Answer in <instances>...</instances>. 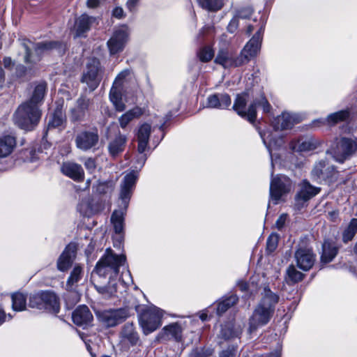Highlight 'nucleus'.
I'll list each match as a JSON object with an SVG mask.
<instances>
[{
	"label": "nucleus",
	"instance_id": "nucleus-1",
	"mask_svg": "<svg viewBox=\"0 0 357 357\" xmlns=\"http://www.w3.org/2000/svg\"><path fill=\"white\" fill-rule=\"evenodd\" d=\"M279 297L265 287L262 298L248 319V333L252 335L258 328L266 325L272 318Z\"/></svg>",
	"mask_w": 357,
	"mask_h": 357
},
{
	"label": "nucleus",
	"instance_id": "nucleus-2",
	"mask_svg": "<svg viewBox=\"0 0 357 357\" xmlns=\"http://www.w3.org/2000/svg\"><path fill=\"white\" fill-rule=\"evenodd\" d=\"M248 99V92L238 94L234 101L233 109L239 116L246 118L250 122L253 123L256 119L257 107H261L265 113H268L271 111V106L263 95H261L259 98L254 100L249 107L246 109V104Z\"/></svg>",
	"mask_w": 357,
	"mask_h": 357
},
{
	"label": "nucleus",
	"instance_id": "nucleus-3",
	"mask_svg": "<svg viewBox=\"0 0 357 357\" xmlns=\"http://www.w3.org/2000/svg\"><path fill=\"white\" fill-rule=\"evenodd\" d=\"M125 261L124 255H118L107 248L97 262L94 271L100 278L112 279L118 275L119 268L124 264Z\"/></svg>",
	"mask_w": 357,
	"mask_h": 357
},
{
	"label": "nucleus",
	"instance_id": "nucleus-4",
	"mask_svg": "<svg viewBox=\"0 0 357 357\" xmlns=\"http://www.w3.org/2000/svg\"><path fill=\"white\" fill-rule=\"evenodd\" d=\"M41 117L39 107L25 102L21 104L13 114L14 123L26 131L33 130Z\"/></svg>",
	"mask_w": 357,
	"mask_h": 357
},
{
	"label": "nucleus",
	"instance_id": "nucleus-5",
	"mask_svg": "<svg viewBox=\"0 0 357 357\" xmlns=\"http://www.w3.org/2000/svg\"><path fill=\"white\" fill-rule=\"evenodd\" d=\"M22 45L25 52L24 61L30 64H35L40 61L43 54L63 47L62 43L58 41L50 40L33 43L27 39L22 40Z\"/></svg>",
	"mask_w": 357,
	"mask_h": 357
},
{
	"label": "nucleus",
	"instance_id": "nucleus-6",
	"mask_svg": "<svg viewBox=\"0 0 357 357\" xmlns=\"http://www.w3.org/2000/svg\"><path fill=\"white\" fill-rule=\"evenodd\" d=\"M164 314L165 312L155 305L144 309L140 313L138 319L139 324L143 333L148 335L160 327Z\"/></svg>",
	"mask_w": 357,
	"mask_h": 357
},
{
	"label": "nucleus",
	"instance_id": "nucleus-7",
	"mask_svg": "<svg viewBox=\"0 0 357 357\" xmlns=\"http://www.w3.org/2000/svg\"><path fill=\"white\" fill-rule=\"evenodd\" d=\"M103 73V68L100 60L93 57L88 59L80 82L86 84L90 92L93 91L100 84Z\"/></svg>",
	"mask_w": 357,
	"mask_h": 357
},
{
	"label": "nucleus",
	"instance_id": "nucleus-8",
	"mask_svg": "<svg viewBox=\"0 0 357 357\" xmlns=\"http://www.w3.org/2000/svg\"><path fill=\"white\" fill-rule=\"evenodd\" d=\"M151 133V125L149 123L139 124L137 134L138 155L135 160V169H141L147 159L145 151L148 149L150 135Z\"/></svg>",
	"mask_w": 357,
	"mask_h": 357
},
{
	"label": "nucleus",
	"instance_id": "nucleus-9",
	"mask_svg": "<svg viewBox=\"0 0 357 357\" xmlns=\"http://www.w3.org/2000/svg\"><path fill=\"white\" fill-rule=\"evenodd\" d=\"M131 310L128 307L109 309L98 312L97 317L99 321L106 327H114L130 317Z\"/></svg>",
	"mask_w": 357,
	"mask_h": 357
},
{
	"label": "nucleus",
	"instance_id": "nucleus-10",
	"mask_svg": "<svg viewBox=\"0 0 357 357\" xmlns=\"http://www.w3.org/2000/svg\"><path fill=\"white\" fill-rule=\"evenodd\" d=\"M356 150L357 139L356 138L342 137L337 139L335 145L332 147L331 154L336 161L343 162Z\"/></svg>",
	"mask_w": 357,
	"mask_h": 357
},
{
	"label": "nucleus",
	"instance_id": "nucleus-11",
	"mask_svg": "<svg viewBox=\"0 0 357 357\" xmlns=\"http://www.w3.org/2000/svg\"><path fill=\"white\" fill-rule=\"evenodd\" d=\"M129 73L130 72L128 70L121 71L114 79L109 91V100L115 109L118 112H123L126 109V105L123 101L122 93L124 79Z\"/></svg>",
	"mask_w": 357,
	"mask_h": 357
},
{
	"label": "nucleus",
	"instance_id": "nucleus-12",
	"mask_svg": "<svg viewBox=\"0 0 357 357\" xmlns=\"http://www.w3.org/2000/svg\"><path fill=\"white\" fill-rule=\"evenodd\" d=\"M264 24L255 33L252 38L245 44L241 51L240 56L243 64L248 63L252 59L256 57L261 49Z\"/></svg>",
	"mask_w": 357,
	"mask_h": 357
},
{
	"label": "nucleus",
	"instance_id": "nucleus-13",
	"mask_svg": "<svg viewBox=\"0 0 357 357\" xmlns=\"http://www.w3.org/2000/svg\"><path fill=\"white\" fill-rule=\"evenodd\" d=\"M98 142L99 135L96 128L82 130L76 135L75 139L76 147L83 151L95 149Z\"/></svg>",
	"mask_w": 357,
	"mask_h": 357
},
{
	"label": "nucleus",
	"instance_id": "nucleus-14",
	"mask_svg": "<svg viewBox=\"0 0 357 357\" xmlns=\"http://www.w3.org/2000/svg\"><path fill=\"white\" fill-rule=\"evenodd\" d=\"M291 187L290 179L285 176H278L271 181L270 197L277 204L282 196L287 193Z\"/></svg>",
	"mask_w": 357,
	"mask_h": 357
},
{
	"label": "nucleus",
	"instance_id": "nucleus-15",
	"mask_svg": "<svg viewBox=\"0 0 357 357\" xmlns=\"http://www.w3.org/2000/svg\"><path fill=\"white\" fill-rule=\"evenodd\" d=\"M336 174L333 165L324 160L317 162L312 170V178L319 182H331L336 178Z\"/></svg>",
	"mask_w": 357,
	"mask_h": 357
},
{
	"label": "nucleus",
	"instance_id": "nucleus-16",
	"mask_svg": "<svg viewBox=\"0 0 357 357\" xmlns=\"http://www.w3.org/2000/svg\"><path fill=\"white\" fill-rule=\"evenodd\" d=\"M92 105L93 100L85 95H81L77 99L75 107L70 110V120L73 122L84 121Z\"/></svg>",
	"mask_w": 357,
	"mask_h": 357
},
{
	"label": "nucleus",
	"instance_id": "nucleus-17",
	"mask_svg": "<svg viewBox=\"0 0 357 357\" xmlns=\"http://www.w3.org/2000/svg\"><path fill=\"white\" fill-rule=\"evenodd\" d=\"M134 186V171L127 174L121 185L119 193V207L126 209L132 196V189Z\"/></svg>",
	"mask_w": 357,
	"mask_h": 357
},
{
	"label": "nucleus",
	"instance_id": "nucleus-18",
	"mask_svg": "<svg viewBox=\"0 0 357 357\" xmlns=\"http://www.w3.org/2000/svg\"><path fill=\"white\" fill-rule=\"evenodd\" d=\"M128 33L126 26L116 30L107 41V46L111 54H115L123 50L128 40Z\"/></svg>",
	"mask_w": 357,
	"mask_h": 357
},
{
	"label": "nucleus",
	"instance_id": "nucleus-19",
	"mask_svg": "<svg viewBox=\"0 0 357 357\" xmlns=\"http://www.w3.org/2000/svg\"><path fill=\"white\" fill-rule=\"evenodd\" d=\"M215 62L224 68H236L243 65L240 55L234 56L228 50H220L215 57Z\"/></svg>",
	"mask_w": 357,
	"mask_h": 357
},
{
	"label": "nucleus",
	"instance_id": "nucleus-20",
	"mask_svg": "<svg viewBox=\"0 0 357 357\" xmlns=\"http://www.w3.org/2000/svg\"><path fill=\"white\" fill-rule=\"evenodd\" d=\"M297 266L304 271H309L314 264L315 256L311 249L299 248L295 253Z\"/></svg>",
	"mask_w": 357,
	"mask_h": 357
},
{
	"label": "nucleus",
	"instance_id": "nucleus-21",
	"mask_svg": "<svg viewBox=\"0 0 357 357\" xmlns=\"http://www.w3.org/2000/svg\"><path fill=\"white\" fill-rule=\"evenodd\" d=\"M301 121L299 115L289 112H283L277 116L273 121V126L275 130L291 128L295 123Z\"/></svg>",
	"mask_w": 357,
	"mask_h": 357
},
{
	"label": "nucleus",
	"instance_id": "nucleus-22",
	"mask_svg": "<svg viewBox=\"0 0 357 357\" xmlns=\"http://www.w3.org/2000/svg\"><path fill=\"white\" fill-rule=\"evenodd\" d=\"M321 145V142L312 137H303L291 142L290 147L292 150L298 152L310 151L317 149Z\"/></svg>",
	"mask_w": 357,
	"mask_h": 357
},
{
	"label": "nucleus",
	"instance_id": "nucleus-23",
	"mask_svg": "<svg viewBox=\"0 0 357 357\" xmlns=\"http://www.w3.org/2000/svg\"><path fill=\"white\" fill-rule=\"evenodd\" d=\"M96 21V17L89 16L85 13L76 18L73 27L75 36L85 37V33L91 29V27Z\"/></svg>",
	"mask_w": 357,
	"mask_h": 357
},
{
	"label": "nucleus",
	"instance_id": "nucleus-24",
	"mask_svg": "<svg viewBox=\"0 0 357 357\" xmlns=\"http://www.w3.org/2000/svg\"><path fill=\"white\" fill-rule=\"evenodd\" d=\"M76 250V245L74 243H69L66 247L57 261V268L59 271H66L71 266Z\"/></svg>",
	"mask_w": 357,
	"mask_h": 357
},
{
	"label": "nucleus",
	"instance_id": "nucleus-25",
	"mask_svg": "<svg viewBox=\"0 0 357 357\" xmlns=\"http://www.w3.org/2000/svg\"><path fill=\"white\" fill-rule=\"evenodd\" d=\"M349 116L348 110H341L329 114L326 119H319L313 121V126L319 127L322 125L334 126L347 120Z\"/></svg>",
	"mask_w": 357,
	"mask_h": 357
},
{
	"label": "nucleus",
	"instance_id": "nucleus-26",
	"mask_svg": "<svg viewBox=\"0 0 357 357\" xmlns=\"http://www.w3.org/2000/svg\"><path fill=\"white\" fill-rule=\"evenodd\" d=\"M72 318L75 324L82 326L93 320V315L86 305H80L73 312Z\"/></svg>",
	"mask_w": 357,
	"mask_h": 357
},
{
	"label": "nucleus",
	"instance_id": "nucleus-27",
	"mask_svg": "<svg viewBox=\"0 0 357 357\" xmlns=\"http://www.w3.org/2000/svg\"><path fill=\"white\" fill-rule=\"evenodd\" d=\"M231 103V98L227 93H216L207 98V107L211 108L224 109L230 106Z\"/></svg>",
	"mask_w": 357,
	"mask_h": 357
},
{
	"label": "nucleus",
	"instance_id": "nucleus-28",
	"mask_svg": "<svg viewBox=\"0 0 357 357\" xmlns=\"http://www.w3.org/2000/svg\"><path fill=\"white\" fill-rule=\"evenodd\" d=\"M63 174L75 181H81L84 178V170L80 165L73 162H64L61 167Z\"/></svg>",
	"mask_w": 357,
	"mask_h": 357
},
{
	"label": "nucleus",
	"instance_id": "nucleus-29",
	"mask_svg": "<svg viewBox=\"0 0 357 357\" xmlns=\"http://www.w3.org/2000/svg\"><path fill=\"white\" fill-rule=\"evenodd\" d=\"M338 248L332 240H325L322 245L321 260L323 263L331 261L337 255Z\"/></svg>",
	"mask_w": 357,
	"mask_h": 357
},
{
	"label": "nucleus",
	"instance_id": "nucleus-30",
	"mask_svg": "<svg viewBox=\"0 0 357 357\" xmlns=\"http://www.w3.org/2000/svg\"><path fill=\"white\" fill-rule=\"evenodd\" d=\"M319 191L320 188L312 186L307 181H303L301 185V190L296 195V199L307 202L317 195Z\"/></svg>",
	"mask_w": 357,
	"mask_h": 357
},
{
	"label": "nucleus",
	"instance_id": "nucleus-31",
	"mask_svg": "<svg viewBox=\"0 0 357 357\" xmlns=\"http://www.w3.org/2000/svg\"><path fill=\"white\" fill-rule=\"evenodd\" d=\"M44 310L53 313H58L60 309L59 303L55 294L51 291H42Z\"/></svg>",
	"mask_w": 357,
	"mask_h": 357
},
{
	"label": "nucleus",
	"instance_id": "nucleus-32",
	"mask_svg": "<svg viewBox=\"0 0 357 357\" xmlns=\"http://www.w3.org/2000/svg\"><path fill=\"white\" fill-rule=\"evenodd\" d=\"M182 328L178 323H173L165 326L162 330L160 335L162 337L166 339H174L176 341H180L181 339Z\"/></svg>",
	"mask_w": 357,
	"mask_h": 357
},
{
	"label": "nucleus",
	"instance_id": "nucleus-33",
	"mask_svg": "<svg viewBox=\"0 0 357 357\" xmlns=\"http://www.w3.org/2000/svg\"><path fill=\"white\" fill-rule=\"evenodd\" d=\"M47 90V83L45 82H39L34 88L33 94L29 100L26 101L32 105L39 107L43 102Z\"/></svg>",
	"mask_w": 357,
	"mask_h": 357
},
{
	"label": "nucleus",
	"instance_id": "nucleus-34",
	"mask_svg": "<svg viewBox=\"0 0 357 357\" xmlns=\"http://www.w3.org/2000/svg\"><path fill=\"white\" fill-rule=\"evenodd\" d=\"M260 135L264 142V144L266 146V148L270 153L271 158V165H272V167H273L274 164H273V155H272V151L274 148L280 146L282 144V139L280 137L275 139L273 137V134L269 132H264V133L260 132Z\"/></svg>",
	"mask_w": 357,
	"mask_h": 357
},
{
	"label": "nucleus",
	"instance_id": "nucleus-35",
	"mask_svg": "<svg viewBox=\"0 0 357 357\" xmlns=\"http://www.w3.org/2000/svg\"><path fill=\"white\" fill-rule=\"evenodd\" d=\"M66 121V116L65 112L63 109L62 105H59L54 109L52 117L48 123L50 128H59L63 126Z\"/></svg>",
	"mask_w": 357,
	"mask_h": 357
},
{
	"label": "nucleus",
	"instance_id": "nucleus-36",
	"mask_svg": "<svg viewBox=\"0 0 357 357\" xmlns=\"http://www.w3.org/2000/svg\"><path fill=\"white\" fill-rule=\"evenodd\" d=\"M15 146V139L10 135L0 137V158H5L11 153Z\"/></svg>",
	"mask_w": 357,
	"mask_h": 357
},
{
	"label": "nucleus",
	"instance_id": "nucleus-37",
	"mask_svg": "<svg viewBox=\"0 0 357 357\" xmlns=\"http://www.w3.org/2000/svg\"><path fill=\"white\" fill-rule=\"evenodd\" d=\"M123 209L114 210L111 216V222L116 234H121L123 229Z\"/></svg>",
	"mask_w": 357,
	"mask_h": 357
},
{
	"label": "nucleus",
	"instance_id": "nucleus-38",
	"mask_svg": "<svg viewBox=\"0 0 357 357\" xmlns=\"http://www.w3.org/2000/svg\"><path fill=\"white\" fill-rule=\"evenodd\" d=\"M125 143L126 140L122 136H119L111 141L108 145V150L110 155L115 157L119 153L122 152L125 146Z\"/></svg>",
	"mask_w": 357,
	"mask_h": 357
},
{
	"label": "nucleus",
	"instance_id": "nucleus-39",
	"mask_svg": "<svg viewBox=\"0 0 357 357\" xmlns=\"http://www.w3.org/2000/svg\"><path fill=\"white\" fill-rule=\"evenodd\" d=\"M198 1L202 8L211 12L218 11L225 5V0H198Z\"/></svg>",
	"mask_w": 357,
	"mask_h": 357
},
{
	"label": "nucleus",
	"instance_id": "nucleus-40",
	"mask_svg": "<svg viewBox=\"0 0 357 357\" xmlns=\"http://www.w3.org/2000/svg\"><path fill=\"white\" fill-rule=\"evenodd\" d=\"M12 306L15 311H22L26 308V298L22 293H15L12 294Z\"/></svg>",
	"mask_w": 357,
	"mask_h": 357
},
{
	"label": "nucleus",
	"instance_id": "nucleus-41",
	"mask_svg": "<svg viewBox=\"0 0 357 357\" xmlns=\"http://www.w3.org/2000/svg\"><path fill=\"white\" fill-rule=\"evenodd\" d=\"M238 301V298L235 295H231L220 301L217 306V314L220 315L226 312L229 307L235 305Z\"/></svg>",
	"mask_w": 357,
	"mask_h": 357
},
{
	"label": "nucleus",
	"instance_id": "nucleus-42",
	"mask_svg": "<svg viewBox=\"0 0 357 357\" xmlns=\"http://www.w3.org/2000/svg\"><path fill=\"white\" fill-rule=\"evenodd\" d=\"M83 274L82 267L80 266H75L70 273V275L67 280L66 286L68 289L73 288L82 278Z\"/></svg>",
	"mask_w": 357,
	"mask_h": 357
},
{
	"label": "nucleus",
	"instance_id": "nucleus-43",
	"mask_svg": "<svg viewBox=\"0 0 357 357\" xmlns=\"http://www.w3.org/2000/svg\"><path fill=\"white\" fill-rule=\"evenodd\" d=\"M121 336L123 342H128L132 345L134 344V326L132 323H127L123 326Z\"/></svg>",
	"mask_w": 357,
	"mask_h": 357
},
{
	"label": "nucleus",
	"instance_id": "nucleus-44",
	"mask_svg": "<svg viewBox=\"0 0 357 357\" xmlns=\"http://www.w3.org/2000/svg\"><path fill=\"white\" fill-rule=\"evenodd\" d=\"M356 233L357 219H352L342 234V241L344 243H347L348 241L352 240Z\"/></svg>",
	"mask_w": 357,
	"mask_h": 357
},
{
	"label": "nucleus",
	"instance_id": "nucleus-45",
	"mask_svg": "<svg viewBox=\"0 0 357 357\" xmlns=\"http://www.w3.org/2000/svg\"><path fill=\"white\" fill-rule=\"evenodd\" d=\"M303 274L297 271L296 268L291 265L287 269L286 281L287 283H296L302 280Z\"/></svg>",
	"mask_w": 357,
	"mask_h": 357
},
{
	"label": "nucleus",
	"instance_id": "nucleus-46",
	"mask_svg": "<svg viewBox=\"0 0 357 357\" xmlns=\"http://www.w3.org/2000/svg\"><path fill=\"white\" fill-rule=\"evenodd\" d=\"M29 306L32 308L44 310V303L43 301L42 291L30 296Z\"/></svg>",
	"mask_w": 357,
	"mask_h": 357
},
{
	"label": "nucleus",
	"instance_id": "nucleus-47",
	"mask_svg": "<svg viewBox=\"0 0 357 357\" xmlns=\"http://www.w3.org/2000/svg\"><path fill=\"white\" fill-rule=\"evenodd\" d=\"M214 55L213 50L209 46L204 47L198 52V56L202 62L210 61Z\"/></svg>",
	"mask_w": 357,
	"mask_h": 357
},
{
	"label": "nucleus",
	"instance_id": "nucleus-48",
	"mask_svg": "<svg viewBox=\"0 0 357 357\" xmlns=\"http://www.w3.org/2000/svg\"><path fill=\"white\" fill-rule=\"evenodd\" d=\"M238 335H239V333L234 331L232 327L230 326H222V328H221V331L220 333V336L225 340H229L234 337H238Z\"/></svg>",
	"mask_w": 357,
	"mask_h": 357
},
{
	"label": "nucleus",
	"instance_id": "nucleus-49",
	"mask_svg": "<svg viewBox=\"0 0 357 357\" xmlns=\"http://www.w3.org/2000/svg\"><path fill=\"white\" fill-rule=\"evenodd\" d=\"M134 119V110L130 109L126 113L123 114L119 119L120 126L125 128L128 124Z\"/></svg>",
	"mask_w": 357,
	"mask_h": 357
},
{
	"label": "nucleus",
	"instance_id": "nucleus-50",
	"mask_svg": "<svg viewBox=\"0 0 357 357\" xmlns=\"http://www.w3.org/2000/svg\"><path fill=\"white\" fill-rule=\"evenodd\" d=\"M252 9L250 7L243 8L237 10L235 16L239 20L250 17L252 14Z\"/></svg>",
	"mask_w": 357,
	"mask_h": 357
},
{
	"label": "nucleus",
	"instance_id": "nucleus-51",
	"mask_svg": "<svg viewBox=\"0 0 357 357\" xmlns=\"http://www.w3.org/2000/svg\"><path fill=\"white\" fill-rule=\"evenodd\" d=\"M278 236L275 234H271L267 239L266 245L267 250L270 252H273L277 247L278 245Z\"/></svg>",
	"mask_w": 357,
	"mask_h": 357
},
{
	"label": "nucleus",
	"instance_id": "nucleus-52",
	"mask_svg": "<svg viewBox=\"0 0 357 357\" xmlns=\"http://www.w3.org/2000/svg\"><path fill=\"white\" fill-rule=\"evenodd\" d=\"M220 357H238L237 348L231 347L223 350L220 354Z\"/></svg>",
	"mask_w": 357,
	"mask_h": 357
},
{
	"label": "nucleus",
	"instance_id": "nucleus-53",
	"mask_svg": "<svg viewBox=\"0 0 357 357\" xmlns=\"http://www.w3.org/2000/svg\"><path fill=\"white\" fill-rule=\"evenodd\" d=\"M238 27V19L234 15L228 24L227 30L230 33H234Z\"/></svg>",
	"mask_w": 357,
	"mask_h": 357
},
{
	"label": "nucleus",
	"instance_id": "nucleus-54",
	"mask_svg": "<svg viewBox=\"0 0 357 357\" xmlns=\"http://www.w3.org/2000/svg\"><path fill=\"white\" fill-rule=\"evenodd\" d=\"M112 16L116 19L121 20L125 17L126 14L121 7L116 6L112 10Z\"/></svg>",
	"mask_w": 357,
	"mask_h": 357
},
{
	"label": "nucleus",
	"instance_id": "nucleus-55",
	"mask_svg": "<svg viewBox=\"0 0 357 357\" xmlns=\"http://www.w3.org/2000/svg\"><path fill=\"white\" fill-rule=\"evenodd\" d=\"M121 278L123 282H124L126 284H129L130 283L132 284L133 282L131 273L128 269H126L125 271L122 272Z\"/></svg>",
	"mask_w": 357,
	"mask_h": 357
},
{
	"label": "nucleus",
	"instance_id": "nucleus-56",
	"mask_svg": "<svg viewBox=\"0 0 357 357\" xmlns=\"http://www.w3.org/2000/svg\"><path fill=\"white\" fill-rule=\"evenodd\" d=\"M27 68L22 64H19L15 68V74L17 77H24L26 75Z\"/></svg>",
	"mask_w": 357,
	"mask_h": 357
},
{
	"label": "nucleus",
	"instance_id": "nucleus-57",
	"mask_svg": "<svg viewBox=\"0 0 357 357\" xmlns=\"http://www.w3.org/2000/svg\"><path fill=\"white\" fill-rule=\"evenodd\" d=\"M84 166L90 172H93L96 168V161L93 158H89L84 162Z\"/></svg>",
	"mask_w": 357,
	"mask_h": 357
},
{
	"label": "nucleus",
	"instance_id": "nucleus-58",
	"mask_svg": "<svg viewBox=\"0 0 357 357\" xmlns=\"http://www.w3.org/2000/svg\"><path fill=\"white\" fill-rule=\"evenodd\" d=\"M3 65L6 69H11L14 66L15 63L10 57L5 56L3 59Z\"/></svg>",
	"mask_w": 357,
	"mask_h": 357
},
{
	"label": "nucleus",
	"instance_id": "nucleus-59",
	"mask_svg": "<svg viewBox=\"0 0 357 357\" xmlns=\"http://www.w3.org/2000/svg\"><path fill=\"white\" fill-rule=\"evenodd\" d=\"M287 220V215L286 214H282L278 219L275 222V225L278 229H280L284 225L285 221Z\"/></svg>",
	"mask_w": 357,
	"mask_h": 357
},
{
	"label": "nucleus",
	"instance_id": "nucleus-60",
	"mask_svg": "<svg viewBox=\"0 0 357 357\" xmlns=\"http://www.w3.org/2000/svg\"><path fill=\"white\" fill-rule=\"evenodd\" d=\"M100 4V0H87L86 5L88 8H95Z\"/></svg>",
	"mask_w": 357,
	"mask_h": 357
},
{
	"label": "nucleus",
	"instance_id": "nucleus-61",
	"mask_svg": "<svg viewBox=\"0 0 357 357\" xmlns=\"http://www.w3.org/2000/svg\"><path fill=\"white\" fill-rule=\"evenodd\" d=\"M238 287L242 291H247L250 288L249 284L248 283H246L245 282H243V281H241L238 283Z\"/></svg>",
	"mask_w": 357,
	"mask_h": 357
},
{
	"label": "nucleus",
	"instance_id": "nucleus-62",
	"mask_svg": "<svg viewBox=\"0 0 357 357\" xmlns=\"http://www.w3.org/2000/svg\"><path fill=\"white\" fill-rule=\"evenodd\" d=\"M5 74L3 68L0 66V88H1L4 84Z\"/></svg>",
	"mask_w": 357,
	"mask_h": 357
},
{
	"label": "nucleus",
	"instance_id": "nucleus-63",
	"mask_svg": "<svg viewBox=\"0 0 357 357\" xmlns=\"http://www.w3.org/2000/svg\"><path fill=\"white\" fill-rule=\"evenodd\" d=\"M144 109L135 107V117L143 114L144 113Z\"/></svg>",
	"mask_w": 357,
	"mask_h": 357
},
{
	"label": "nucleus",
	"instance_id": "nucleus-64",
	"mask_svg": "<svg viewBox=\"0 0 357 357\" xmlns=\"http://www.w3.org/2000/svg\"><path fill=\"white\" fill-rule=\"evenodd\" d=\"M6 314L4 312L0 309V325L2 324L5 321Z\"/></svg>",
	"mask_w": 357,
	"mask_h": 357
}]
</instances>
